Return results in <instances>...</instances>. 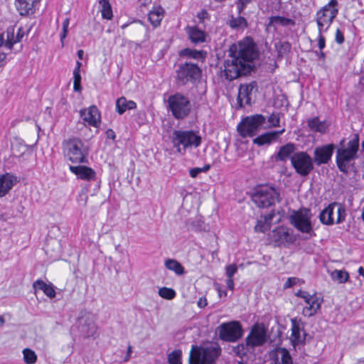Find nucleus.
<instances>
[{"label": "nucleus", "mask_w": 364, "mask_h": 364, "mask_svg": "<svg viewBox=\"0 0 364 364\" xmlns=\"http://www.w3.org/2000/svg\"><path fill=\"white\" fill-rule=\"evenodd\" d=\"M224 62V75L230 81L250 73L253 60L258 57V50L252 38L246 37L238 44H232Z\"/></svg>", "instance_id": "f257e3e1"}, {"label": "nucleus", "mask_w": 364, "mask_h": 364, "mask_svg": "<svg viewBox=\"0 0 364 364\" xmlns=\"http://www.w3.org/2000/svg\"><path fill=\"white\" fill-rule=\"evenodd\" d=\"M62 149L65 159L72 164L88 163L89 148L81 139L72 136L64 140Z\"/></svg>", "instance_id": "f03ea898"}, {"label": "nucleus", "mask_w": 364, "mask_h": 364, "mask_svg": "<svg viewBox=\"0 0 364 364\" xmlns=\"http://www.w3.org/2000/svg\"><path fill=\"white\" fill-rule=\"evenodd\" d=\"M313 215L309 208H301L297 210H293L289 219L291 225L299 232L305 234L306 238L315 236L314 225L311 223Z\"/></svg>", "instance_id": "7ed1b4c3"}, {"label": "nucleus", "mask_w": 364, "mask_h": 364, "mask_svg": "<svg viewBox=\"0 0 364 364\" xmlns=\"http://www.w3.org/2000/svg\"><path fill=\"white\" fill-rule=\"evenodd\" d=\"M221 353L218 346L205 347L193 346L189 355V364H215V360Z\"/></svg>", "instance_id": "20e7f679"}, {"label": "nucleus", "mask_w": 364, "mask_h": 364, "mask_svg": "<svg viewBox=\"0 0 364 364\" xmlns=\"http://www.w3.org/2000/svg\"><path fill=\"white\" fill-rule=\"evenodd\" d=\"M173 144L177 151L184 154L188 148H197L201 142V136L198 132L193 130H175L173 133Z\"/></svg>", "instance_id": "39448f33"}, {"label": "nucleus", "mask_w": 364, "mask_h": 364, "mask_svg": "<svg viewBox=\"0 0 364 364\" xmlns=\"http://www.w3.org/2000/svg\"><path fill=\"white\" fill-rule=\"evenodd\" d=\"M252 200L257 206L265 208L279 203L281 198L279 193L273 186L262 185L255 189Z\"/></svg>", "instance_id": "423d86ee"}, {"label": "nucleus", "mask_w": 364, "mask_h": 364, "mask_svg": "<svg viewBox=\"0 0 364 364\" xmlns=\"http://www.w3.org/2000/svg\"><path fill=\"white\" fill-rule=\"evenodd\" d=\"M167 102L169 110L177 119L186 118L191 112V102L188 97L181 93L169 96Z\"/></svg>", "instance_id": "0eeeda50"}, {"label": "nucleus", "mask_w": 364, "mask_h": 364, "mask_svg": "<svg viewBox=\"0 0 364 364\" xmlns=\"http://www.w3.org/2000/svg\"><path fill=\"white\" fill-rule=\"evenodd\" d=\"M338 13L337 0H331L316 13V23L318 31H326Z\"/></svg>", "instance_id": "6e6552de"}, {"label": "nucleus", "mask_w": 364, "mask_h": 364, "mask_svg": "<svg viewBox=\"0 0 364 364\" xmlns=\"http://www.w3.org/2000/svg\"><path fill=\"white\" fill-rule=\"evenodd\" d=\"M201 72L197 64L186 62L178 65L176 71V80L181 85L194 83L200 77Z\"/></svg>", "instance_id": "1a4fd4ad"}, {"label": "nucleus", "mask_w": 364, "mask_h": 364, "mask_svg": "<svg viewBox=\"0 0 364 364\" xmlns=\"http://www.w3.org/2000/svg\"><path fill=\"white\" fill-rule=\"evenodd\" d=\"M265 121V117L262 114L246 117L237 125V132L242 137L254 136L259 132Z\"/></svg>", "instance_id": "9d476101"}, {"label": "nucleus", "mask_w": 364, "mask_h": 364, "mask_svg": "<svg viewBox=\"0 0 364 364\" xmlns=\"http://www.w3.org/2000/svg\"><path fill=\"white\" fill-rule=\"evenodd\" d=\"M219 337L227 342H236L243 335V329L240 321H232L223 323L218 327Z\"/></svg>", "instance_id": "9b49d317"}, {"label": "nucleus", "mask_w": 364, "mask_h": 364, "mask_svg": "<svg viewBox=\"0 0 364 364\" xmlns=\"http://www.w3.org/2000/svg\"><path fill=\"white\" fill-rule=\"evenodd\" d=\"M267 341V330L263 324L255 323L245 338V343L242 344V349L249 350L263 346Z\"/></svg>", "instance_id": "f8f14e48"}, {"label": "nucleus", "mask_w": 364, "mask_h": 364, "mask_svg": "<svg viewBox=\"0 0 364 364\" xmlns=\"http://www.w3.org/2000/svg\"><path fill=\"white\" fill-rule=\"evenodd\" d=\"M291 163L295 171L301 176H306L314 169L311 157L305 151H298L291 156Z\"/></svg>", "instance_id": "ddd939ff"}, {"label": "nucleus", "mask_w": 364, "mask_h": 364, "mask_svg": "<svg viewBox=\"0 0 364 364\" xmlns=\"http://www.w3.org/2000/svg\"><path fill=\"white\" fill-rule=\"evenodd\" d=\"M77 328L80 336L87 338L94 337L97 334V326L95 322L94 316L91 314L82 315L77 321Z\"/></svg>", "instance_id": "4468645a"}, {"label": "nucleus", "mask_w": 364, "mask_h": 364, "mask_svg": "<svg viewBox=\"0 0 364 364\" xmlns=\"http://www.w3.org/2000/svg\"><path fill=\"white\" fill-rule=\"evenodd\" d=\"M359 147V136L354 134L352 139L348 142L346 147H343V167L346 163L354 161L357 157ZM345 170L343 168V172Z\"/></svg>", "instance_id": "2eb2a0df"}, {"label": "nucleus", "mask_w": 364, "mask_h": 364, "mask_svg": "<svg viewBox=\"0 0 364 364\" xmlns=\"http://www.w3.org/2000/svg\"><path fill=\"white\" fill-rule=\"evenodd\" d=\"M257 84L252 82L250 84L240 85L237 97V105L240 108L245 105H250L252 100L253 90Z\"/></svg>", "instance_id": "dca6fc26"}, {"label": "nucleus", "mask_w": 364, "mask_h": 364, "mask_svg": "<svg viewBox=\"0 0 364 364\" xmlns=\"http://www.w3.org/2000/svg\"><path fill=\"white\" fill-rule=\"evenodd\" d=\"M82 120L90 126L98 127L100 124V113L95 105L80 111Z\"/></svg>", "instance_id": "f3484780"}, {"label": "nucleus", "mask_w": 364, "mask_h": 364, "mask_svg": "<svg viewBox=\"0 0 364 364\" xmlns=\"http://www.w3.org/2000/svg\"><path fill=\"white\" fill-rule=\"evenodd\" d=\"M69 170L74 173L77 178L91 181H95L97 177V173L94 169L87 166L78 165L69 166Z\"/></svg>", "instance_id": "a211bd4d"}, {"label": "nucleus", "mask_w": 364, "mask_h": 364, "mask_svg": "<svg viewBox=\"0 0 364 364\" xmlns=\"http://www.w3.org/2000/svg\"><path fill=\"white\" fill-rule=\"evenodd\" d=\"M335 206L338 207L337 213L338 219L337 223H340L341 220V203H334L328 205L324 210L319 214L320 221L324 225H331L333 223V210Z\"/></svg>", "instance_id": "6ab92c4d"}, {"label": "nucleus", "mask_w": 364, "mask_h": 364, "mask_svg": "<svg viewBox=\"0 0 364 364\" xmlns=\"http://www.w3.org/2000/svg\"><path fill=\"white\" fill-rule=\"evenodd\" d=\"M334 149L333 144H328L321 147H317L314 150V162L320 166L322 164H326L331 159Z\"/></svg>", "instance_id": "aec40b11"}, {"label": "nucleus", "mask_w": 364, "mask_h": 364, "mask_svg": "<svg viewBox=\"0 0 364 364\" xmlns=\"http://www.w3.org/2000/svg\"><path fill=\"white\" fill-rule=\"evenodd\" d=\"M40 0H16L15 5L21 16L32 15Z\"/></svg>", "instance_id": "412c9836"}, {"label": "nucleus", "mask_w": 364, "mask_h": 364, "mask_svg": "<svg viewBox=\"0 0 364 364\" xmlns=\"http://www.w3.org/2000/svg\"><path fill=\"white\" fill-rule=\"evenodd\" d=\"M271 359L274 364H292V358L288 350L284 348H277L270 353Z\"/></svg>", "instance_id": "4be33fe9"}, {"label": "nucleus", "mask_w": 364, "mask_h": 364, "mask_svg": "<svg viewBox=\"0 0 364 364\" xmlns=\"http://www.w3.org/2000/svg\"><path fill=\"white\" fill-rule=\"evenodd\" d=\"M284 129L279 131H272L258 136L253 139V143L258 146L269 144L276 141L284 132Z\"/></svg>", "instance_id": "5701e85b"}, {"label": "nucleus", "mask_w": 364, "mask_h": 364, "mask_svg": "<svg viewBox=\"0 0 364 364\" xmlns=\"http://www.w3.org/2000/svg\"><path fill=\"white\" fill-rule=\"evenodd\" d=\"M296 146L293 143H287L282 146L277 154L275 155L277 161H286L288 159H291V156L295 154Z\"/></svg>", "instance_id": "b1692460"}, {"label": "nucleus", "mask_w": 364, "mask_h": 364, "mask_svg": "<svg viewBox=\"0 0 364 364\" xmlns=\"http://www.w3.org/2000/svg\"><path fill=\"white\" fill-rule=\"evenodd\" d=\"M16 183V178L9 173L0 176V197L6 195Z\"/></svg>", "instance_id": "393cba45"}, {"label": "nucleus", "mask_w": 364, "mask_h": 364, "mask_svg": "<svg viewBox=\"0 0 364 364\" xmlns=\"http://www.w3.org/2000/svg\"><path fill=\"white\" fill-rule=\"evenodd\" d=\"M272 237L279 244L293 242L289 231L284 227H278L274 229L272 231Z\"/></svg>", "instance_id": "a878e982"}, {"label": "nucleus", "mask_w": 364, "mask_h": 364, "mask_svg": "<svg viewBox=\"0 0 364 364\" xmlns=\"http://www.w3.org/2000/svg\"><path fill=\"white\" fill-rule=\"evenodd\" d=\"M321 303L322 300L316 294H313L309 303H307V306L304 307L303 314L309 317L314 316L320 309Z\"/></svg>", "instance_id": "bb28decb"}, {"label": "nucleus", "mask_w": 364, "mask_h": 364, "mask_svg": "<svg viewBox=\"0 0 364 364\" xmlns=\"http://www.w3.org/2000/svg\"><path fill=\"white\" fill-rule=\"evenodd\" d=\"M33 288L35 292L37 290H42L43 293L49 298L53 299L55 296L56 293L55 287L52 283L46 284L41 279H38L33 284Z\"/></svg>", "instance_id": "cd10ccee"}, {"label": "nucleus", "mask_w": 364, "mask_h": 364, "mask_svg": "<svg viewBox=\"0 0 364 364\" xmlns=\"http://www.w3.org/2000/svg\"><path fill=\"white\" fill-rule=\"evenodd\" d=\"M309 129L314 132L324 134L328 129V124L326 120L321 121L318 117L309 119L307 122Z\"/></svg>", "instance_id": "c85d7f7f"}, {"label": "nucleus", "mask_w": 364, "mask_h": 364, "mask_svg": "<svg viewBox=\"0 0 364 364\" xmlns=\"http://www.w3.org/2000/svg\"><path fill=\"white\" fill-rule=\"evenodd\" d=\"M136 107V104L132 100H127L124 97L118 98L116 101V111L122 114L127 110L134 109Z\"/></svg>", "instance_id": "c756f323"}, {"label": "nucleus", "mask_w": 364, "mask_h": 364, "mask_svg": "<svg viewBox=\"0 0 364 364\" xmlns=\"http://www.w3.org/2000/svg\"><path fill=\"white\" fill-rule=\"evenodd\" d=\"M187 33L191 41L195 44L205 41V33L196 26L188 27Z\"/></svg>", "instance_id": "7c9ffc66"}, {"label": "nucleus", "mask_w": 364, "mask_h": 364, "mask_svg": "<svg viewBox=\"0 0 364 364\" xmlns=\"http://www.w3.org/2000/svg\"><path fill=\"white\" fill-rule=\"evenodd\" d=\"M294 26L295 22L293 19L280 16H272L269 18V26Z\"/></svg>", "instance_id": "2f4dec72"}, {"label": "nucleus", "mask_w": 364, "mask_h": 364, "mask_svg": "<svg viewBox=\"0 0 364 364\" xmlns=\"http://www.w3.org/2000/svg\"><path fill=\"white\" fill-rule=\"evenodd\" d=\"M165 267L171 271H173L177 275H182L185 273L184 267L176 259H168L165 262Z\"/></svg>", "instance_id": "473e14b6"}, {"label": "nucleus", "mask_w": 364, "mask_h": 364, "mask_svg": "<svg viewBox=\"0 0 364 364\" xmlns=\"http://www.w3.org/2000/svg\"><path fill=\"white\" fill-rule=\"evenodd\" d=\"M162 18L163 10L161 7L151 11L149 14V20L154 27L159 26Z\"/></svg>", "instance_id": "72a5a7b5"}, {"label": "nucleus", "mask_w": 364, "mask_h": 364, "mask_svg": "<svg viewBox=\"0 0 364 364\" xmlns=\"http://www.w3.org/2000/svg\"><path fill=\"white\" fill-rule=\"evenodd\" d=\"M292 326H291V338L292 341L294 343L299 344L301 343L305 339V333H304V337L302 338L301 335V329L299 324L296 321L292 319Z\"/></svg>", "instance_id": "f704fd0d"}, {"label": "nucleus", "mask_w": 364, "mask_h": 364, "mask_svg": "<svg viewBox=\"0 0 364 364\" xmlns=\"http://www.w3.org/2000/svg\"><path fill=\"white\" fill-rule=\"evenodd\" d=\"M82 64L80 62L77 61L76 67L73 70V90L75 92H81L82 86H81V75L80 73V70Z\"/></svg>", "instance_id": "c9c22d12"}, {"label": "nucleus", "mask_w": 364, "mask_h": 364, "mask_svg": "<svg viewBox=\"0 0 364 364\" xmlns=\"http://www.w3.org/2000/svg\"><path fill=\"white\" fill-rule=\"evenodd\" d=\"M99 4L101 6L102 17L105 19L111 20L113 14L109 0H100Z\"/></svg>", "instance_id": "e433bc0d"}, {"label": "nucleus", "mask_w": 364, "mask_h": 364, "mask_svg": "<svg viewBox=\"0 0 364 364\" xmlns=\"http://www.w3.org/2000/svg\"><path fill=\"white\" fill-rule=\"evenodd\" d=\"M16 43L18 42L16 39L15 27L11 26L6 30V41H4V44L8 49H11Z\"/></svg>", "instance_id": "4c0bfd02"}, {"label": "nucleus", "mask_w": 364, "mask_h": 364, "mask_svg": "<svg viewBox=\"0 0 364 364\" xmlns=\"http://www.w3.org/2000/svg\"><path fill=\"white\" fill-rule=\"evenodd\" d=\"M229 26L232 28L239 29L241 28H247L248 23L245 18L240 16L237 18L232 17L229 21Z\"/></svg>", "instance_id": "58836bf2"}, {"label": "nucleus", "mask_w": 364, "mask_h": 364, "mask_svg": "<svg viewBox=\"0 0 364 364\" xmlns=\"http://www.w3.org/2000/svg\"><path fill=\"white\" fill-rule=\"evenodd\" d=\"M179 55L193 59H200L203 58V52L191 48H184L179 51Z\"/></svg>", "instance_id": "ea45409f"}, {"label": "nucleus", "mask_w": 364, "mask_h": 364, "mask_svg": "<svg viewBox=\"0 0 364 364\" xmlns=\"http://www.w3.org/2000/svg\"><path fill=\"white\" fill-rule=\"evenodd\" d=\"M23 355L24 362L27 364H34L37 360L36 353L30 348H25L23 350Z\"/></svg>", "instance_id": "a19ab883"}, {"label": "nucleus", "mask_w": 364, "mask_h": 364, "mask_svg": "<svg viewBox=\"0 0 364 364\" xmlns=\"http://www.w3.org/2000/svg\"><path fill=\"white\" fill-rule=\"evenodd\" d=\"M181 356L182 351L181 350H174L168 355V364H182Z\"/></svg>", "instance_id": "79ce46f5"}, {"label": "nucleus", "mask_w": 364, "mask_h": 364, "mask_svg": "<svg viewBox=\"0 0 364 364\" xmlns=\"http://www.w3.org/2000/svg\"><path fill=\"white\" fill-rule=\"evenodd\" d=\"M276 48L279 57H282L284 55L287 54L291 50V44L287 42H279L276 44Z\"/></svg>", "instance_id": "37998d69"}, {"label": "nucleus", "mask_w": 364, "mask_h": 364, "mask_svg": "<svg viewBox=\"0 0 364 364\" xmlns=\"http://www.w3.org/2000/svg\"><path fill=\"white\" fill-rule=\"evenodd\" d=\"M159 295L163 299L171 300L175 298L176 294L171 288L161 287L159 289Z\"/></svg>", "instance_id": "c03bdc74"}, {"label": "nucleus", "mask_w": 364, "mask_h": 364, "mask_svg": "<svg viewBox=\"0 0 364 364\" xmlns=\"http://www.w3.org/2000/svg\"><path fill=\"white\" fill-rule=\"evenodd\" d=\"M268 122L269 123V126L272 127H277L279 126L280 118L279 113H272L268 117Z\"/></svg>", "instance_id": "a18cd8bd"}, {"label": "nucleus", "mask_w": 364, "mask_h": 364, "mask_svg": "<svg viewBox=\"0 0 364 364\" xmlns=\"http://www.w3.org/2000/svg\"><path fill=\"white\" fill-rule=\"evenodd\" d=\"M270 228V225L265 221L259 220L257 221V224L255 227L256 232H265Z\"/></svg>", "instance_id": "49530a36"}, {"label": "nucleus", "mask_w": 364, "mask_h": 364, "mask_svg": "<svg viewBox=\"0 0 364 364\" xmlns=\"http://www.w3.org/2000/svg\"><path fill=\"white\" fill-rule=\"evenodd\" d=\"M70 23L69 18H65L63 22L62 32L60 33V41L63 43V40L66 38L68 33V26Z\"/></svg>", "instance_id": "de8ad7c7"}, {"label": "nucleus", "mask_w": 364, "mask_h": 364, "mask_svg": "<svg viewBox=\"0 0 364 364\" xmlns=\"http://www.w3.org/2000/svg\"><path fill=\"white\" fill-rule=\"evenodd\" d=\"M237 272V267L235 264H231L225 267V274L228 278H232Z\"/></svg>", "instance_id": "09e8293b"}, {"label": "nucleus", "mask_w": 364, "mask_h": 364, "mask_svg": "<svg viewBox=\"0 0 364 364\" xmlns=\"http://www.w3.org/2000/svg\"><path fill=\"white\" fill-rule=\"evenodd\" d=\"M299 282V279L296 277H289L287 279L286 282L284 284V288L287 289L292 287L293 286L296 285L297 282Z\"/></svg>", "instance_id": "8fccbe9b"}, {"label": "nucleus", "mask_w": 364, "mask_h": 364, "mask_svg": "<svg viewBox=\"0 0 364 364\" xmlns=\"http://www.w3.org/2000/svg\"><path fill=\"white\" fill-rule=\"evenodd\" d=\"M330 274L333 280H337L338 283H341V270L332 271Z\"/></svg>", "instance_id": "3c124183"}, {"label": "nucleus", "mask_w": 364, "mask_h": 364, "mask_svg": "<svg viewBox=\"0 0 364 364\" xmlns=\"http://www.w3.org/2000/svg\"><path fill=\"white\" fill-rule=\"evenodd\" d=\"M25 35L26 31H24V28L22 26L18 28L17 31L16 32V39L17 40V42H20Z\"/></svg>", "instance_id": "603ef678"}, {"label": "nucleus", "mask_w": 364, "mask_h": 364, "mask_svg": "<svg viewBox=\"0 0 364 364\" xmlns=\"http://www.w3.org/2000/svg\"><path fill=\"white\" fill-rule=\"evenodd\" d=\"M336 165L341 171V148H338L336 151Z\"/></svg>", "instance_id": "864d4df0"}, {"label": "nucleus", "mask_w": 364, "mask_h": 364, "mask_svg": "<svg viewBox=\"0 0 364 364\" xmlns=\"http://www.w3.org/2000/svg\"><path fill=\"white\" fill-rule=\"evenodd\" d=\"M202 173L200 168L196 167L189 170V174L191 178H196L199 173Z\"/></svg>", "instance_id": "5fc2aeb1"}, {"label": "nucleus", "mask_w": 364, "mask_h": 364, "mask_svg": "<svg viewBox=\"0 0 364 364\" xmlns=\"http://www.w3.org/2000/svg\"><path fill=\"white\" fill-rule=\"evenodd\" d=\"M322 33L319 32L318 36V48L322 50L325 47V38L321 35Z\"/></svg>", "instance_id": "6e6d98bb"}, {"label": "nucleus", "mask_w": 364, "mask_h": 364, "mask_svg": "<svg viewBox=\"0 0 364 364\" xmlns=\"http://www.w3.org/2000/svg\"><path fill=\"white\" fill-rule=\"evenodd\" d=\"M207 304H208L207 300L204 297H200L199 299V300L198 301V306L200 308H204V307H205L207 306Z\"/></svg>", "instance_id": "4d7b16f0"}, {"label": "nucleus", "mask_w": 364, "mask_h": 364, "mask_svg": "<svg viewBox=\"0 0 364 364\" xmlns=\"http://www.w3.org/2000/svg\"><path fill=\"white\" fill-rule=\"evenodd\" d=\"M226 284H227V287L230 290L232 291L234 289L235 284H234V281H233L232 278H228L227 281H226Z\"/></svg>", "instance_id": "13d9d810"}, {"label": "nucleus", "mask_w": 364, "mask_h": 364, "mask_svg": "<svg viewBox=\"0 0 364 364\" xmlns=\"http://www.w3.org/2000/svg\"><path fill=\"white\" fill-rule=\"evenodd\" d=\"M274 216V213H269L264 216V221L267 222L269 225L272 223V220Z\"/></svg>", "instance_id": "bf43d9fd"}, {"label": "nucleus", "mask_w": 364, "mask_h": 364, "mask_svg": "<svg viewBox=\"0 0 364 364\" xmlns=\"http://www.w3.org/2000/svg\"><path fill=\"white\" fill-rule=\"evenodd\" d=\"M208 16V12L205 10L201 11L200 13L198 14L197 17L200 19H204L207 18Z\"/></svg>", "instance_id": "052dcab7"}, {"label": "nucleus", "mask_w": 364, "mask_h": 364, "mask_svg": "<svg viewBox=\"0 0 364 364\" xmlns=\"http://www.w3.org/2000/svg\"><path fill=\"white\" fill-rule=\"evenodd\" d=\"M132 352V346L129 345L127 348V355H126L125 358H124V361L127 362L130 359Z\"/></svg>", "instance_id": "680f3d73"}, {"label": "nucleus", "mask_w": 364, "mask_h": 364, "mask_svg": "<svg viewBox=\"0 0 364 364\" xmlns=\"http://www.w3.org/2000/svg\"><path fill=\"white\" fill-rule=\"evenodd\" d=\"M106 134H107V138H109V139H115V136H116L115 133L114 132V131L112 129H108L106 132Z\"/></svg>", "instance_id": "e2e57ef3"}, {"label": "nucleus", "mask_w": 364, "mask_h": 364, "mask_svg": "<svg viewBox=\"0 0 364 364\" xmlns=\"http://www.w3.org/2000/svg\"><path fill=\"white\" fill-rule=\"evenodd\" d=\"M336 41L339 44L341 43V31L339 28L336 30Z\"/></svg>", "instance_id": "0e129e2a"}, {"label": "nucleus", "mask_w": 364, "mask_h": 364, "mask_svg": "<svg viewBox=\"0 0 364 364\" xmlns=\"http://www.w3.org/2000/svg\"><path fill=\"white\" fill-rule=\"evenodd\" d=\"M313 295H311L309 294V292H306V294L304 295V296L302 297V299L305 301V302L307 304V303H309V300L311 299Z\"/></svg>", "instance_id": "69168bd1"}, {"label": "nucleus", "mask_w": 364, "mask_h": 364, "mask_svg": "<svg viewBox=\"0 0 364 364\" xmlns=\"http://www.w3.org/2000/svg\"><path fill=\"white\" fill-rule=\"evenodd\" d=\"M6 57V55L4 53L0 52V67L4 64Z\"/></svg>", "instance_id": "338daca9"}, {"label": "nucleus", "mask_w": 364, "mask_h": 364, "mask_svg": "<svg viewBox=\"0 0 364 364\" xmlns=\"http://www.w3.org/2000/svg\"><path fill=\"white\" fill-rule=\"evenodd\" d=\"M306 291H303L301 289H299L297 292L295 293V296L297 297L302 298L304 294H306Z\"/></svg>", "instance_id": "774afa93"}]
</instances>
